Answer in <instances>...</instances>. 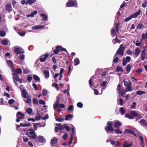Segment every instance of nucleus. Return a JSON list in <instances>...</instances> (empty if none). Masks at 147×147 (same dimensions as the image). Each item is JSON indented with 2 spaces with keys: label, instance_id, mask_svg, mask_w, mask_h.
Wrapping results in <instances>:
<instances>
[{
  "label": "nucleus",
  "instance_id": "nucleus-57",
  "mask_svg": "<svg viewBox=\"0 0 147 147\" xmlns=\"http://www.w3.org/2000/svg\"><path fill=\"white\" fill-rule=\"evenodd\" d=\"M52 86L55 87L57 90H59L58 86L57 84L56 83L53 84Z\"/></svg>",
  "mask_w": 147,
  "mask_h": 147
},
{
  "label": "nucleus",
  "instance_id": "nucleus-2",
  "mask_svg": "<svg viewBox=\"0 0 147 147\" xmlns=\"http://www.w3.org/2000/svg\"><path fill=\"white\" fill-rule=\"evenodd\" d=\"M27 133L28 134L30 135H28V136L31 139L35 140L36 138L37 135L35 134V132L33 129H28L27 130Z\"/></svg>",
  "mask_w": 147,
  "mask_h": 147
},
{
  "label": "nucleus",
  "instance_id": "nucleus-64",
  "mask_svg": "<svg viewBox=\"0 0 147 147\" xmlns=\"http://www.w3.org/2000/svg\"><path fill=\"white\" fill-rule=\"evenodd\" d=\"M119 59V58L118 57H116L115 58H114L113 60V62L116 63H117Z\"/></svg>",
  "mask_w": 147,
  "mask_h": 147
},
{
  "label": "nucleus",
  "instance_id": "nucleus-62",
  "mask_svg": "<svg viewBox=\"0 0 147 147\" xmlns=\"http://www.w3.org/2000/svg\"><path fill=\"white\" fill-rule=\"evenodd\" d=\"M123 100L121 98L119 99V104L121 106L123 105Z\"/></svg>",
  "mask_w": 147,
  "mask_h": 147
},
{
  "label": "nucleus",
  "instance_id": "nucleus-18",
  "mask_svg": "<svg viewBox=\"0 0 147 147\" xmlns=\"http://www.w3.org/2000/svg\"><path fill=\"white\" fill-rule=\"evenodd\" d=\"M26 111L29 115H32L33 114V113H32L33 110L31 108H27L26 109Z\"/></svg>",
  "mask_w": 147,
  "mask_h": 147
},
{
  "label": "nucleus",
  "instance_id": "nucleus-25",
  "mask_svg": "<svg viewBox=\"0 0 147 147\" xmlns=\"http://www.w3.org/2000/svg\"><path fill=\"white\" fill-rule=\"evenodd\" d=\"M129 91H127L126 89L125 90L124 89H121L120 92V93L122 96H123L125 95V94L126 92H127Z\"/></svg>",
  "mask_w": 147,
  "mask_h": 147
},
{
  "label": "nucleus",
  "instance_id": "nucleus-55",
  "mask_svg": "<svg viewBox=\"0 0 147 147\" xmlns=\"http://www.w3.org/2000/svg\"><path fill=\"white\" fill-rule=\"evenodd\" d=\"M32 86L36 90H38V88L37 87L36 84L35 83H33L32 84Z\"/></svg>",
  "mask_w": 147,
  "mask_h": 147
},
{
  "label": "nucleus",
  "instance_id": "nucleus-36",
  "mask_svg": "<svg viewBox=\"0 0 147 147\" xmlns=\"http://www.w3.org/2000/svg\"><path fill=\"white\" fill-rule=\"evenodd\" d=\"M73 117V115L71 114H68L66 115L65 117V120H68L69 118H72Z\"/></svg>",
  "mask_w": 147,
  "mask_h": 147
},
{
  "label": "nucleus",
  "instance_id": "nucleus-33",
  "mask_svg": "<svg viewBox=\"0 0 147 147\" xmlns=\"http://www.w3.org/2000/svg\"><path fill=\"white\" fill-rule=\"evenodd\" d=\"M140 50L139 48H136L135 50V54L137 56L138 55L140 52Z\"/></svg>",
  "mask_w": 147,
  "mask_h": 147
},
{
  "label": "nucleus",
  "instance_id": "nucleus-22",
  "mask_svg": "<svg viewBox=\"0 0 147 147\" xmlns=\"http://www.w3.org/2000/svg\"><path fill=\"white\" fill-rule=\"evenodd\" d=\"M121 41L118 39L117 36H116L115 39H113L112 40V42L114 44H116L117 42L119 43Z\"/></svg>",
  "mask_w": 147,
  "mask_h": 147
},
{
  "label": "nucleus",
  "instance_id": "nucleus-48",
  "mask_svg": "<svg viewBox=\"0 0 147 147\" xmlns=\"http://www.w3.org/2000/svg\"><path fill=\"white\" fill-rule=\"evenodd\" d=\"M64 128L66 129L67 131H69L70 130V128L66 124H64Z\"/></svg>",
  "mask_w": 147,
  "mask_h": 147
},
{
  "label": "nucleus",
  "instance_id": "nucleus-61",
  "mask_svg": "<svg viewBox=\"0 0 147 147\" xmlns=\"http://www.w3.org/2000/svg\"><path fill=\"white\" fill-rule=\"evenodd\" d=\"M39 103L40 104L44 105L45 104V102L43 100H39Z\"/></svg>",
  "mask_w": 147,
  "mask_h": 147
},
{
  "label": "nucleus",
  "instance_id": "nucleus-63",
  "mask_svg": "<svg viewBox=\"0 0 147 147\" xmlns=\"http://www.w3.org/2000/svg\"><path fill=\"white\" fill-rule=\"evenodd\" d=\"M20 58L22 60H23L25 58V56L24 54H20L19 56Z\"/></svg>",
  "mask_w": 147,
  "mask_h": 147
},
{
  "label": "nucleus",
  "instance_id": "nucleus-8",
  "mask_svg": "<svg viewBox=\"0 0 147 147\" xmlns=\"http://www.w3.org/2000/svg\"><path fill=\"white\" fill-rule=\"evenodd\" d=\"M49 56L48 53H46L45 54L42 55L40 57L39 60L41 62H44L46 61L47 59Z\"/></svg>",
  "mask_w": 147,
  "mask_h": 147
},
{
  "label": "nucleus",
  "instance_id": "nucleus-11",
  "mask_svg": "<svg viewBox=\"0 0 147 147\" xmlns=\"http://www.w3.org/2000/svg\"><path fill=\"white\" fill-rule=\"evenodd\" d=\"M12 75L13 81L16 84V82L18 81L19 80V76L16 73H12Z\"/></svg>",
  "mask_w": 147,
  "mask_h": 147
},
{
  "label": "nucleus",
  "instance_id": "nucleus-58",
  "mask_svg": "<svg viewBox=\"0 0 147 147\" xmlns=\"http://www.w3.org/2000/svg\"><path fill=\"white\" fill-rule=\"evenodd\" d=\"M15 102V100L13 99H11L9 100L8 103L9 105L13 104Z\"/></svg>",
  "mask_w": 147,
  "mask_h": 147
},
{
  "label": "nucleus",
  "instance_id": "nucleus-28",
  "mask_svg": "<svg viewBox=\"0 0 147 147\" xmlns=\"http://www.w3.org/2000/svg\"><path fill=\"white\" fill-rule=\"evenodd\" d=\"M116 71L117 72H119V71L123 72V69L121 67L118 66L116 69Z\"/></svg>",
  "mask_w": 147,
  "mask_h": 147
},
{
  "label": "nucleus",
  "instance_id": "nucleus-51",
  "mask_svg": "<svg viewBox=\"0 0 147 147\" xmlns=\"http://www.w3.org/2000/svg\"><path fill=\"white\" fill-rule=\"evenodd\" d=\"M30 72L29 70L27 69H23V73L25 74H27Z\"/></svg>",
  "mask_w": 147,
  "mask_h": 147
},
{
  "label": "nucleus",
  "instance_id": "nucleus-47",
  "mask_svg": "<svg viewBox=\"0 0 147 147\" xmlns=\"http://www.w3.org/2000/svg\"><path fill=\"white\" fill-rule=\"evenodd\" d=\"M2 43L4 45H7L8 44V41L6 40H3L2 41Z\"/></svg>",
  "mask_w": 147,
  "mask_h": 147
},
{
  "label": "nucleus",
  "instance_id": "nucleus-38",
  "mask_svg": "<svg viewBox=\"0 0 147 147\" xmlns=\"http://www.w3.org/2000/svg\"><path fill=\"white\" fill-rule=\"evenodd\" d=\"M33 78L36 81H40V78L36 75H34L33 76Z\"/></svg>",
  "mask_w": 147,
  "mask_h": 147
},
{
  "label": "nucleus",
  "instance_id": "nucleus-26",
  "mask_svg": "<svg viewBox=\"0 0 147 147\" xmlns=\"http://www.w3.org/2000/svg\"><path fill=\"white\" fill-rule=\"evenodd\" d=\"M43 73L45 78H49V71H43Z\"/></svg>",
  "mask_w": 147,
  "mask_h": 147
},
{
  "label": "nucleus",
  "instance_id": "nucleus-4",
  "mask_svg": "<svg viewBox=\"0 0 147 147\" xmlns=\"http://www.w3.org/2000/svg\"><path fill=\"white\" fill-rule=\"evenodd\" d=\"M123 46V45L122 44L120 45L119 48L117 51L116 53L114 56V58L117 56V55H120L121 56H122L123 55L125 49V47H124Z\"/></svg>",
  "mask_w": 147,
  "mask_h": 147
},
{
  "label": "nucleus",
  "instance_id": "nucleus-21",
  "mask_svg": "<svg viewBox=\"0 0 147 147\" xmlns=\"http://www.w3.org/2000/svg\"><path fill=\"white\" fill-rule=\"evenodd\" d=\"M44 26L43 25H38L36 26H34L32 27V29H37L44 28Z\"/></svg>",
  "mask_w": 147,
  "mask_h": 147
},
{
  "label": "nucleus",
  "instance_id": "nucleus-20",
  "mask_svg": "<svg viewBox=\"0 0 147 147\" xmlns=\"http://www.w3.org/2000/svg\"><path fill=\"white\" fill-rule=\"evenodd\" d=\"M60 48H61V47L59 46L56 47L55 48L56 49L53 51V53L55 54H57L60 51Z\"/></svg>",
  "mask_w": 147,
  "mask_h": 147
},
{
  "label": "nucleus",
  "instance_id": "nucleus-50",
  "mask_svg": "<svg viewBox=\"0 0 147 147\" xmlns=\"http://www.w3.org/2000/svg\"><path fill=\"white\" fill-rule=\"evenodd\" d=\"M62 138L64 140H66L68 138V135L67 133H65L64 135L63 136Z\"/></svg>",
  "mask_w": 147,
  "mask_h": 147
},
{
  "label": "nucleus",
  "instance_id": "nucleus-6",
  "mask_svg": "<svg viewBox=\"0 0 147 147\" xmlns=\"http://www.w3.org/2000/svg\"><path fill=\"white\" fill-rule=\"evenodd\" d=\"M123 82H124V86L125 87H126V89L127 91H129V92H130L133 90V89H132L131 88L132 83L131 81L128 82L127 81L123 80Z\"/></svg>",
  "mask_w": 147,
  "mask_h": 147
},
{
  "label": "nucleus",
  "instance_id": "nucleus-46",
  "mask_svg": "<svg viewBox=\"0 0 147 147\" xmlns=\"http://www.w3.org/2000/svg\"><path fill=\"white\" fill-rule=\"evenodd\" d=\"M126 53L129 55H132L133 54V52L131 51L130 49H128L126 51Z\"/></svg>",
  "mask_w": 147,
  "mask_h": 147
},
{
  "label": "nucleus",
  "instance_id": "nucleus-30",
  "mask_svg": "<svg viewBox=\"0 0 147 147\" xmlns=\"http://www.w3.org/2000/svg\"><path fill=\"white\" fill-rule=\"evenodd\" d=\"M130 114L132 116L136 117L138 116V114L134 111H131Z\"/></svg>",
  "mask_w": 147,
  "mask_h": 147
},
{
  "label": "nucleus",
  "instance_id": "nucleus-37",
  "mask_svg": "<svg viewBox=\"0 0 147 147\" xmlns=\"http://www.w3.org/2000/svg\"><path fill=\"white\" fill-rule=\"evenodd\" d=\"M119 111L122 115H123L125 112V110L123 107H121L120 108Z\"/></svg>",
  "mask_w": 147,
  "mask_h": 147
},
{
  "label": "nucleus",
  "instance_id": "nucleus-42",
  "mask_svg": "<svg viewBox=\"0 0 147 147\" xmlns=\"http://www.w3.org/2000/svg\"><path fill=\"white\" fill-rule=\"evenodd\" d=\"M145 91H142L141 90H138L136 92V94L138 95H141L142 94H145Z\"/></svg>",
  "mask_w": 147,
  "mask_h": 147
},
{
  "label": "nucleus",
  "instance_id": "nucleus-34",
  "mask_svg": "<svg viewBox=\"0 0 147 147\" xmlns=\"http://www.w3.org/2000/svg\"><path fill=\"white\" fill-rule=\"evenodd\" d=\"M20 125L21 126L24 127L26 126H31V124L29 123H28L26 124L25 123L24 124H23L21 123H20Z\"/></svg>",
  "mask_w": 147,
  "mask_h": 147
},
{
  "label": "nucleus",
  "instance_id": "nucleus-59",
  "mask_svg": "<svg viewBox=\"0 0 147 147\" xmlns=\"http://www.w3.org/2000/svg\"><path fill=\"white\" fill-rule=\"evenodd\" d=\"M40 124L41 123H33V127L35 129H36L37 127V125H40Z\"/></svg>",
  "mask_w": 147,
  "mask_h": 147
},
{
  "label": "nucleus",
  "instance_id": "nucleus-56",
  "mask_svg": "<svg viewBox=\"0 0 147 147\" xmlns=\"http://www.w3.org/2000/svg\"><path fill=\"white\" fill-rule=\"evenodd\" d=\"M73 106L72 105H69L68 108V110L69 111H71L73 110Z\"/></svg>",
  "mask_w": 147,
  "mask_h": 147
},
{
  "label": "nucleus",
  "instance_id": "nucleus-14",
  "mask_svg": "<svg viewBox=\"0 0 147 147\" xmlns=\"http://www.w3.org/2000/svg\"><path fill=\"white\" fill-rule=\"evenodd\" d=\"M22 96L23 97L25 98H27V95L28 93L26 89H23L22 91Z\"/></svg>",
  "mask_w": 147,
  "mask_h": 147
},
{
  "label": "nucleus",
  "instance_id": "nucleus-45",
  "mask_svg": "<svg viewBox=\"0 0 147 147\" xmlns=\"http://www.w3.org/2000/svg\"><path fill=\"white\" fill-rule=\"evenodd\" d=\"M47 94V90L45 89H43L42 91V94L44 96H46Z\"/></svg>",
  "mask_w": 147,
  "mask_h": 147
},
{
  "label": "nucleus",
  "instance_id": "nucleus-43",
  "mask_svg": "<svg viewBox=\"0 0 147 147\" xmlns=\"http://www.w3.org/2000/svg\"><path fill=\"white\" fill-rule=\"evenodd\" d=\"M33 104L35 105L38 103V101L36 98H33L32 99Z\"/></svg>",
  "mask_w": 147,
  "mask_h": 147
},
{
  "label": "nucleus",
  "instance_id": "nucleus-29",
  "mask_svg": "<svg viewBox=\"0 0 147 147\" xmlns=\"http://www.w3.org/2000/svg\"><path fill=\"white\" fill-rule=\"evenodd\" d=\"M13 72L14 73H16V74H20L22 73V71L21 68H18L16 69L15 71H14Z\"/></svg>",
  "mask_w": 147,
  "mask_h": 147
},
{
  "label": "nucleus",
  "instance_id": "nucleus-16",
  "mask_svg": "<svg viewBox=\"0 0 147 147\" xmlns=\"http://www.w3.org/2000/svg\"><path fill=\"white\" fill-rule=\"evenodd\" d=\"M140 123L141 125L147 126V121L144 119H141L140 121Z\"/></svg>",
  "mask_w": 147,
  "mask_h": 147
},
{
  "label": "nucleus",
  "instance_id": "nucleus-35",
  "mask_svg": "<svg viewBox=\"0 0 147 147\" xmlns=\"http://www.w3.org/2000/svg\"><path fill=\"white\" fill-rule=\"evenodd\" d=\"M6 35L5 32L3 30H0V36L2 37H4Z\"/></svg>",
  "mask_w": 147,
  "mask_h": 147
},
{
  "label": "nucleus",
  "instance_id": "nucleus-60",
  "mask_svg": "<svg viewBox=\"0 0 147 147\" xmlns=\"http://www.w3.org/2000/svg\"><path fill=\"white\" fill-rule=\"evenodd\" d=\"M56 120L59 122H61L64 120V119L63 118H61V119L55 118Z\"/></svg>",
  "mask_w": 147,
  "mask_h": 147
},
{
  "label": "nucleus",
  "instance_id": "nucleus-54",
  "mask_svg": "<svg viewBox=\"0 0 147 147\" xmlns=\"http://www.w3.org/2000/svg\"><path fill=\"white\" fill-rule=\"evenodd\" d=\"M143 26V25L142 24H141V23L139 24L137 27V29H140Z\"/></svg>",
  "mask_w": 147,
  "mask_h": 147
},
{
  "label": "nucleus",
  "instance_id": "nucleus-19",
  "mask_svg": "<svg viewBox=\"0 0 147 147\" xmlns=\"http://www.w3.org/2000/svg\"><path fill=\"white\" fill-rule=\"evenodd\" d=\"M37 11L36 10H35L34 11L30 14L27 15L26 16L27 17H34V15L35 14H37Z\"/></svg>",
  "mask_w": 147,
  "mask_h": 147
},
{
  "label": "nucleus",
  "instance_id": "nucleus-39",
  "mask_svg": "<svg viewBox=\"0 0 147 147\" xmlns=\"http://www.w3.org/2000/svg\"><path fill=\"white\" fill-rule=\"evenodd\" d=\"M125 116L126 117L131 119H134V117L132 115L129 114L127 113L125 115Z\"/></svg>",
  "mask_w": 147,
  "mask_h": 147
},
{
  "label": "nucleus",
  "instance_id": "nucleus-23",
  "mask_svg": "<svg viewBox=\"0 0 147 147\" xmlns=\"http://www.w3.org/2000/svg\"><path fill=\"white\" fill-rule=\"evenodd\" d=\"M80 62V61L78 58H76L75 59L74 61V65L75 66L79 64Z\"/></svg>",
  "mask_w": 147,
  "mask_h": 147
},
{
  "label": "nucleus",
  "instance_id": "nucleus-15",
  "mask_svg": "<svg viewBox=\"0 0 147 147\" xmlns=\"http://www.w3.org/2000/svg\"><path fill=\"white\" fill-rule=\"evenodd\" d=\"M114 122L115 123L114 126L115 128H119L121 125V123L119 121H117L116 122L114 121Z\"/></svg>",
  "mask_w": 147,
  "mask_h": 147
},
{
  "label": "nucleus",
  "instance_id": "nucleus-10",
  "mask_svg": "<svg viewBox=\"0 0 147 147\" xmlns=\"http://www.w3.org/2000/svg\"><path fill=\"white\" fill-rule=\"evenodd\" d=\"M131 59V58L129 56H127L125 59L123 58V66H125L127 63L129 62Z\"/></svg>",
  "mask_w": 147,
  "mask_h": 147
},
{
  "label": "nucleus",
  "instance_id": "nucleus-31",
  "mask_svg": "<svg viewBox=\"0 0 147 147\" xmlns=\"http://www.w3.org/2000/svg\"><path fill=\"white\" fill-rule=\"evenodd\" d=\"M40 16L42 18V20L43 21L46 20L48 18L47 16L45 14H40Z\"/></svg>",
  "mask_w": 147,
  "mask_h": 147
},
{
  "label": "nucleus",
  "instance_id": "nucleus-1",
  "mask_svg": "<svg viewBox=\"0 0 147 147\" xmlns=\"http://www.w3.org/2000/svg\"><path fill=\"white\" fill-rule=\"evenodd\" d=\"M113 124V122L112 121H109L107 122V125L105 127V130L107 133L113 132L114 131V129L112 126Z\"/></svg>",
  "mask_w": 147,
  "mask_h": 147
},
{
  "label": "nucleus",
  "instance_id": "nucleus-52",
  "mask_svg": "<svg viewBox=\"0 0 147 147\" xmlns=\"http://www.w3.org/2000/svg\"><path fill=\"white\" fill-rule=\"evenodd\" d=\"M77 105L78 107L81 108L83 106V104L81 102H78L77 103Z\"/></svg>",
  "mask_w": 147,
  "mask_h": 147
},
{
  "label": "nucleus",
  "instance_id": "nucleus-24",
  "mask_svg": "<svg viewBox=\"0 0 147 147\" xmlns=\"http://www.w3.org/2000/svg\"><path fill=\"white\" fill-rule=\"evenodd\" d=\"M27 100L26 102L29 105H30L31 103V99L29 95H28L27 97Z\"/></svg>",
  "mask_w": 147,
  "mask_h": 147
},
{
  "label": "nucleus",
  "instance_id": "nucleus-53",
  "mask_svg": "<svg viewBox=\"0 0 147 147\" xmlns=\"http://www.w3.org/2000/svg\"><path fill=\"white\" fill-rule=\"evenodd\" d=\"M121 85L120 84H119L117 86V91L119 92V93H120V92L121 90Z\"/></svg>",
  "mask_w": 147,
  "mask_h": 147
},
{
  "label": "nucleus",
  "instance_id": "nucleus-32",
  "mask_svg": "<svg viewBox=\"0 0 147 147\" xmlns=\"http://www.w3.org/2000/svg\"><path fill=\"white\" fill-rule=\"evenodd\" d=\"M36 0H28L26 3V5L28 3L29 4L31 5V4L34 3Z\"/></svg>",
  "mask_w": 147,
  "mask_h": 147
},
{
  "label": "nucleus",
  "instance_id": "nucleus-27",
  "mask_svg": "<svg viewBox=\"0 0 147 147\" xmlns=\"http://www.w3.org/2000/svg\"><path fill=\"white\" fill-rule=\"evenodd\" d=\"M7 64L11 67L13 68V62L10 60H9L7 61Z\"/></svg>",
  "mask_w": 147,
  "mask_h": 147
},
{
  "label": "nucleus",
  "instance_id": "nucleus-49",
  "mask_svg": "<svg viewBox=\"0 0 147 147\" xmlns=\"http://www.w3.org/2000/svg\"><path fill=\"white\" fill-rule=\"evenodd\" d=\"M115 133H116L117 134H122V131L119 130V129H117L115 131Z\"/></svg>",
  "mask_w": 147,
  "mask_h": 147
},
{
  "label": "nucleus",
  "instance_id": "nucleus-41",
  "mask_svg": "<svg viewBox=\"0 0 147 147\" xmlns=\"http://www.w3.org/2000/svg\"><path fill=\"white\" fill-rule=\"evenodd\" d=\"M131 69V65L129 64H128L126 67V70L128 72V73L130 72Z\"/></svg>",
  "mask_w": 147,
  "mask_h": 147
},
{
  "label": "nucleus",
  "instance_id": "nucleus-3",
  "mask_svg": "<svg viewBox=\"0 0 147 147\" xmlns=\"http://www.w3.org/2000/svg\"><path fill=\"white\" fill-rule=\"evenodd\" d=\"M77 7L78 3L76 0H69L66 4V7Z\"/></svg>",
  "mask_w": 147,
  "mask_h": 147
},
{
  "label": "nucleus",
  "instance_id": "nucleus-9",
  "mask_svg": "<svg viewBox=\"0 0 147 147\" xmlns=\"http://www.w3.org/2000/svg\"><path fill=\"white\" fill-rule=\"evenodd\" d=\"M35 141V142L37 143H42L43 142L44 138L41 136H39L38 137H36Z\"/></svg>",
  "mask_w": 147,
  "mask_h": 147
},
{
  "label": "nucleus",
  "instance_id": "nucleus-5",
  "mask_svg": "<svg viewBox=\"0 0 147 147\" xmlns=\"http://www.w3.org/2000/svg\"><path fill=\"white\" fill-rule=\"evenodd\" d=\"M141 12V10L140 9L137 12H135L134 14H132L128 17L125 18L124 20V21L127 22L130 20L132 18H136L140 14Z\"/></svg>",
  "mask_w": 147,
  "mask_h": 147
},
{
  "label": "nucleus",
  "instance_id": "nucleus-13",
  "mask_svg": "<svg viewBox=\"0 0 147 147\" xmlns=\"http://www.w3.org/2000/svg\"><path fill=\"white\" fill-rule=\"evenodd\" d=\"M6 10L8 12L10 13L12 10L11 5L7 4L5 6Z\"/></svg>",
  "mask_w": 147,
  "mask_h": 147
},
{
  "label": "nucleus",
  "instance_id": "nucleus-17",
  "mask_svg": "<svg viewBox=\"0 0 147 147\" xmlns=\"http://www.w3.org/2000/svg\"><path fill=\"white\" fill-rule=\"evenodd\" d=\"M57 143V141L55 138H53L51 140V144L52 146H53L55 144Z\"/></svg>",
  "mask_w": 147,
  "mask_h": 147
},
{
  "label": "nucleus",
  "instance_id": "nucleus-7",
  "mask_svg": "<svg viewBox=\"0 0 147 147\" xmlns=\"http://www.w3.org/2000/svg\"><path fill=\"white\" fill-rule=\"evenodd\" d=\"M24 114L20 111H18L16 113L17 118L16 119V122L17 123L19 122L21 119L24 118Z\"/></svg>",
  "mask_w": 147,
  "mask_h": 147
},
{
  "label": "nucleus",
  "instance_id": "nucleus-40",
  "mask_svg": "<svg viewBox=\"0 0 147 147\" xmlns=\"http://www.w3.org/2000/svg\"><path fill=\"white\" fill-rule=\"evenodd\" d=\"M142 36V40H145L147 38V32L144 34L143 33L141 35Z\"/></svg>",
  "mask_w": 147,
  "mask_h": 147
},
{
  "label": "nucleus",
  "instance_id": "nucleus-12",
  "mask_svg": "<svg viewBox=\"0 0 147 147\" xmlns=\"http://www.w3.org/2000/svg\"><path fill=\"white\" fill-rule=\"evenodd\" d=\"M111 143L114 147H119L120 146V144L118 141L115 142L113 140H111L110 141Z\"/></svg>",
  "mask_w": 147,
  "mask_h": 147
},
{
  "label": "nucleus",
  "instance_id": "nucleus-44",
  "mask_svg": "<svg viewBox=\"0 0 147 147\" xmlns=\"http://www.w3.org/2000/svg\"><path fill=\"white\" fill-rule=\"evenodd\" d=\"M14 52L17 55L20 54V50L18 48H16L14 49Z\"/></svg>",
  "mask_w": 147,
  "mask_h": 147
}]
</instances>
